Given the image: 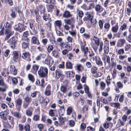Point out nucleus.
I'll return each mask as SVG.
<instances>
[{"instance_id": "f257e3e1", "label": "nucleus", "mask_w": 131, "mask_h": 131, "mask_svg": "<svg viewBox=\"0 0 131 131\" xmlns=\"http://www.w3.org/2000/svg\"><path fill=\"white\" fill-rule=\"evenodd\" d=\"M48 70L45 67H41L38 71L39 76L42 78L46 77L47 75Z\"/></svg>"}, {"instance_id": "f03ea898", "label": "nucleus", "mask_w": 131, "mask_h": 131, "mask_svg": "<svg viewBox=\"0 0 131 131\" xmlns=\"http://www.w3.org/2000/svg\"><path fill=\"white\" fill-rule=\"evenodd\" d=\"M5 34L6 36L5 38V40H7L14 33L13 31H12L10 28H6L5 29Z\"/></svg>"}, {"instance_id": "7ed1b4c3", "label": "nucleus", "mask_w": 131, "mask_h": 131, "mask_svg": "<svg viewBox=\"0 0 131 131\" xmlns=\"http://www.w3.org/2000/svg\"><path fill=\"white\" fill-rule=\"evenodd\" d=\"M14 28L16 30H18L20 32H21L25 30L24 26L20 23L15 25L14 27Z\"/></svg>"}, {"instance_id": "20e7f679", "label": "nucleus", "mask_w": 131, "mask_h": 131, "mask_svg": "<svg viewBox=\"0 0 131 131\" xmlns=\"http://www.w3.org/2000/svg\"><path fill=\"white\" fill-rule=\"evenodd\" d=\"M29 35V33L28 31H25L23 33V36L22 37L21 40L23 41L29 42L30 39L29 38H27Z\"/></svg>"}, {"instance_id": "39448f33", "label": "nucleus", "mask_w": 131, "mask_h": 131, "mask_svg": "<svg viewBox=\"0 0 131 131\" xmlns=\"http://www.w3.org/2000/svg\"><path fill=\"white\" fill-rule=\"evenodd\" d=\"M31 43L32 44L36 45H39L40 43L37 37L35 36H32L31 39Z\"/></svg>"}, {"instance_id": "423d86ee", "label": "nucleus", "mask_w": 131, "mask_h": 131, "mask_svg": "<svg viewBox=\"0 0 131 131\" xmlns=\"http://www.w3.org/2000/svg\"><path fill=\"white\" fill-rule=\"evenodd\" d=\"M125 42V40L124 39H120L118 40L117 46L119 47H122Z\"/></svg>"}, {"instance_id": "0eeeda50", "label": "nucleus", "mask_w": 131, "mask_h": 131, "mask_svg": "<svg viewBox=\"0 0 131 131\" xmlns=\"http://www.w3.org/2000/svg\"><path fill=\"white\" fill-rule=\"evenodd\" d=\"M62 71L59 70H57L55 72L56 76L55 77L57 79H58L62 75Z\"/></svg>"}, {"instance_id": "6e6552de", "label": "nucleus", "mask_w": 131, "mask_h": 131, "mask_svg": "<svg viewBox=\"0 0 131 131\" xmlns=\"http://www.w3.org/2000/svg\"><path fill=\"white\" fill-rule=\"evenodd\" d=\"M13 59L15 62H17L18 57V54L16 51H14L13 52Z\"/></svg>"}, {"instance_id": "1a4fd4ad", "label": "nucleus", "mask_w": 131, "mask_h": 131, "mask_svg": "<svg viewBox=\"0 0 131 131\" xmlns=\"http://www.w3.org/2000/svg\"><path fill=\"white\" fill-rule=\"evenodd\" d=\"M22 101L20 98L17 99L15 101V103L16 106H21L22 103Z\"/></svg>"}, {"instance_id": "9d476101", "label": "nucleus", "mask_w": 131, "mask_h": 131, "mask_svg": "<svg viewBox=\"0 0 131 131\" xmlns=\"http://www.w3.org/2000/svg\"><path fill=\"white\" fill-rule=\"evenodd\" d=\"M10 69L11 72H12L14 75L17 74V70L14 65H11L10 66Z\"/></svg>"}, {"instance_id": "9b49d317", "label": "nucleus", "mask_w": 131, "mask_h": 131, "mask_svg": "<svg viewBox=\"0 0 131 131\" xmlns=\"http://www.w3.org/2000/svg\"><path fill=\"white\" fill-rule=\"evenodd\" d=\"M17 40L14 37H13L7 41V42L10 44H16Z\"/></svg>"}, {"instance_id": "f8f14e48", "label": "nucleus", "mask_w": 131, "mask_h": 131, "mask_svg": "<svg viewBox=\"0 0 131 131\" xmlns=\"http://www.w3.org/2000/svg\"><path fill=\"white\" fill-rule=\"evenodd\" d=\"M95 9L96 11L99 12H102L103 9L102 6L99 4H97L96 5Z\"/></svg>"}, {"instance_id": "ddd939ff", "label": "nucleus", "mask_w": 131, "mask_h": 131, "mask_svg": "<svg viewBox=\"0 0 131 131\" xmlns=\"http://www.w3.org/2000/svg\"><path fill=\"white\" fill-rule=\"evenodd\" d=\"M73 64H72L71 62L68 61L66 63V67L68 69H71L72 68Z\"/></svg>"}, {"instance_id": "4468645a", "label": "nucleus", "mask_w": 131, "mask_h": 131, "mask_svg": "<svg viewBox=\"0 0 131 131\" xmlns=\"http://www.w3.org/2000/svg\"><path fill=\"white\" fill-rule=\"evenodd\" d=\"M45 95H49L51 94L50 86H48L45 92Z\"/></svg>"}, {"instance_id": "2eb2a0df", "label": "nucleus", "mask_w": 131, "mask_h": 131, "mask_svg": "<svg viewBox=\"0 0 131 131\" xmlns=\"http://www.w3.org/2000/svg\"><path fill=\"white\" fill-rule=\"evenodd\" d=\"M30 56V54L29 52H26L22 53V57L24 59H25L26 58H29Z\"/></svg>"}, {"instance_id": "dca6fc26", "label": "nucleus", "mask_w": 131, "mask_h": 131, "mask_svg": "<svg viewBox=\"0 0 131 131\" xmlns=\"http://www.w3.org/2000/svg\"><path fill=\"white\" fill-rule=\"evenodd\" d=\"M91 70V73L92 74H95L97 73V67L94 66H92Z\"/></svg>"}, {"instance_id": "f3484780", "label": "nucleus", "mask_w": 131, "mask_h": 131, "mask_svg": "<svg viewBox=\"0 0 131 131\" xmlns=\"http://www.w3.org/2000/svg\"><path fill=\"white\" fill-rule=\"evenodd\" d=\"M93 40L95 44L98 46L99 45V39L98 38L96 37L95 36H93Z\"/></svg>"}, {"instance_id": "a211bd4d", "label": "nucleus", "mask_w": 131, "mask_h": 131, "mask_svg": "<svg viewBox=\"0 0 131 131\" xmlns=\"http://www.w3.org/2000/svg\"><path fill=\"white\" fill-rule=\"evenodd\" d=\"M11 100V98H10L7 97L6 98V100L8 102V105L9 106V107L10 108H12V106H14V105L13 103H12V105H10V101Z\"/></svg>"}, {"instance_id": "6ab92c4d", "label": "nucleus", "mask_w": 131, "mask_h": 131, "mask_svg": "<svg viewBox=\"0 0 131 131\" xmlns=\"http://www.w3.org/2000/svg\"><path fill=\"white\" fill-rule=\"evenodd\" d=\"M118 29V24L117 23L115 26L112 27L111 30L112 31L114 32H117Z\"/></svg>"}, {"instance_id": "aec40b11", "label": "nucleus", "mask_w": 131, "mask_h": 131, "mask_svg": "<svg viewBox=\"0 0 131 131\" xmlns=\"http://www.w3.org/2000/svg\"><path fill=\"white\" fill-rule=\"evenodd\" d=\"M73 108L69 106L68 107L67 110V114L68 115H70L72 112Z\"/></svg>"}, {"instance_id": "412c9836", "label": "nucleus", "mask_w": 131, "mask_h": 131, "mask_svg": "<svg viewBox=\"0 0 131 131\" xmlns=\"http://www.w3.org/2000/svg\"><path fill=\"white\" fill-rule=\"evenodd\" d=\"M22 48L24 49H25L28 47L29 46V43L23 42L21 43Z\"/></svg>"}, {"instance_id": "4be33fe9", "label": "nucleus", "mask_w": 131, "mask_h": 131, "mask_svg": "<svg viewBox=\"0 0 131 131\" xmlns=\"http://www.w3.org/2000/svg\"><path fill=\"white\" fill-rule=\"evenodd\" d=\"M65 73L68 77H73L74 74L73 72L70 71L66 72Z\"/></svg>"}, {"instance_id": "5701e85b", "label": "nucleus", "mask_w": 131, "mask_h": 131, "mask_svg": "<svg viewBox=\"0 0 131 131\" xmlns=\"http://www.w3.org/2000/svg\"><path fill=\"white\" fill-rule=\"evenodd\" d=\"M100 88L102 90L105 89V88L106 84L103 81L101 82L100 83Z\"/></svg>"}, {"instance_id": "b1692460", "label": "nucleus", "mask_w": 131, "mask_h": 131, "mask_svg": "<svg viewBox=\"0 0 131 131\" xmlns=\"http://www.w3.org/2000/svg\"><path fill=\"white\" fill-rule=\"evenodd\" d=\"M8 112L9 111L8 110H6L4 111L5 113H6L4 115V116H2V117H1V118L2 119L4 120V121L6 120L7 119L6 116L8 114Z\"/></svg>"}, {"instance_id": "393cba45", "label": "nucleus", "mask_w": 131, "mask_h": 131, "mask_svg": "<svg viewBox=\"0 0 131 131\" xmlns=\"http://www.w3.org/2000/svg\"><path fill=\"white\" fill-rule=\"evenodd\" d=\"M8 112L9 111L8 110H6L4 111L5 113H6L4 115V116H2V117H1V118L2 119L4 120V121L6 120L7 119L6 116L8 114Z\"/></svg>"}, {"instance_id": "a878e982", "label": "nucleus", "mask_w": 131, "mask_h": 131, "mask_svg": "<svg viewBox=\"0 0 131 131\" xmlns=\"http://www.w3.org/2000/svg\"><path fill=\"white\" fill-rule=\"evenodd\" d=\"M28 78L29 80L33 82L35 81V79L34 76L31 74H29L28 75Z\"/></svg>"}, {"instance_id": "bb28decb", "label": "nucleus", "mask_w": 131, "mask_h": 131, "mask_svg": "<svg viewBox=\"0 0 131 131\" xmlns=\"http://www.w3.org/2000/svg\"><path fill=\"white\" fill-rule=\"evenodd\" d=\"M55 26H58L59 29H60L61 26L62 25V23L60 21L57 20L55 22Z\"/></svg>"}, {"instance_id": "cd10ccee", "label": "nucleus", "mask_w": 131, "mask_h": 131, "mask_svg": "<svg viewBox=\"0 0 131 131\" xmlns=\"http://www.w3.org/2000/svg\"><path fill=\"white\" fill-rule=\"evenodd\" d=\"M60 91L62 92L63 93H66L67 92L66 87L62 85L60 88Z\"/></svg>"}, {"instance_id": "c85d7f7f", "label": "nucleus", "mask_w": 131, "mask_h": 131, "mask_svg": "<svg viewBox=\"0 0 131 131\" xmlns=\"http://www.w3.org/2000/svg\"><path fill=\"white\" fill-rule=\"evenodd\" d=\"M13 115L18 118H20L21 116L20 113L17 112H13Z\"/></svg>"}, {"instance_id": "c756f323", "label": "nucleus", "mask_w": 131, "mask_h": 131, "mask_svg": "<svg viewBox=\"0 0 131 131\" xmlns=\"http://www.w3.org/2000/svg\"><path fill=\"white\" fill-rule=\"evenodd\" d=\"M26 113L27 116L31 117L32 115V112L28 108L26 110Z\"/></svg>"}, {"instance_id": "7c9ffc66", "label": "nucleus", "mask_w": 131, "mask_h": 131, "mask_svg": "<svg viewBox=\"0 0 131 131\" xmlns=\"http://www.w3.org/2000/svg\"><path fill=\"white\" fill-rule=\"evenodd\" d=\"M93 17H84L83 18V20L84 21L87 20H90L91 23H92L93 21H92V18Z\"/></svg>"}, {"instance_id": "2f4dec72", "label": "nucleus", "mask_w": 131, "mask_h": 131, "mask_svg": "<svg viewBox=\"0 0 131 131\" xmlns=\"http://www.w3.org/2000/svg\"><path fill=\"white\" fill-rule=\"evenodd\" d=\"M53 49V47L52 45L51 44L47 46V49L48 51L50 52L51 51H52Z\"/></svg>"}, {"instance_id": "473e14b6", "label": "nucleus", "mask_w": 131, "mask_h": 131, "mask_svg": "<svg viewBox=\"0 0 131 131\" xmlns=\"http://www.w3.org/2000/svg\"><path fill=\"white\" fill-rule=\"evenodd\" d=\"M46 7L48 12H50L53 8V6L51 4L46 5Z\"/></svg>"}, {"instance_id": "72a5a7b5", "label": "nucleus", "mask_w": 131, "mask_h": 131, "mask_svg": "<svg viewBox=\"0 0 131 131\" xmlns=\"http://www.w3.org/2000/svg\"><path fill=\"white\" fill-rule=\"evenodd\" d=\"M24 100L25 101L27 102V103L29 104L31 101L32 99L31 97L27 96L24 99Z\"/></svg>"}, {"instance_id": "f704fd0d", "label": "nucleus", "mask_w": 131, "mask_h": 131, "mask_svg": "<svg viewBox=\"0 0 131 131\" xmlns=\"http://www.w3.org/2000/svg\"><path fill=\"white\" fill-rule=\"evenodd\" d=\"M63 15V16H72L70 14V12L67 10L65 11Z\"/></svg>"}, {"instance_id": "c9c22d12", "label": "nucleus", "mask_w": 131, "mask_h": 131, "mask_svg": "<svg viewBox=\"0 0 131 131\" xmlns=\"http://www.w3.org/2000/svg\"><path fill=\"white\" fill-rule=\"evenodd\" d=\"M96 63L98 65L102 66L103 65V63L100 59H96Z\"/></svg>"}, {"instance_id": "e433bc0d", "label": "nucleus", "mask_w": 131, "mask_h": 131, "mask_svg": "<svg viewBox=\"0 0 131 131\" xmlns=\"http://www.w3.org/2000/svg\"><path fill=\"white\" fill-rule=\"evenodd\" d=\"M64 20L66 23L68 24L69 25L71 24L72 21H73L72 19H69L67 18L64 19Z\"/></svg>"}, {"instance_id": "4c0bfd02", "label": "nucleus", "mask_w": 131, "mask_h": 131, "mask_svg": "<svg viewBox=\"0 0 131 131\" xmlns=\"http://www.w3.org/2000/svg\"><path fill=\"white\" fill-rule=\"evenodd\" d=\"M117 85L118 88L122 89L123 87V83H121L120 81H119L117 83Z\"/></svg>"}, {"instance_id": "58836bf2", "label": "nucleus", "mask_w": 131, "mask_h": 131, "mask_svg": "<svg viewBox=\"0 0 131 131\" xmlns=\"http://www.w3.org/2000/svg\"><path fill=\"white\" fill-rule=\"evenodd\" d=\"M39 7L40 9V12L41 13H44L45 12V8L44 6L42 5H40L39 6Z\"/></svg>"}, {"instance_id": "ea45409f", "label": "nucleus", "mask_w": 131, "mask_h": 131, "mask_svg": "<svg viewBox=\"0 0 131 131\" xmlns=\"http://www.w3.org/2000/svg\"><path fill=\"white\" fill-rule=\"evenodd\" d=\"M48 59L49 61V66H52L53 63V60L52 58L51 57H49Z\"/></svg>"}, {"instance_id": "a19ab883", "label": "nucleus", "mask_w": 131, "mask_h": 131, "mask_svg": "<svg viewBox=\"0 0 131 131\" xmlns=\"http://www.w3.org/2000/svg\"><path fill=\"white\" fill-rule=\"evenodd\" d=\"M104 50L105 53H107L109 52V48L108 46L105 45L104 47Z\"/></svg>"}, {"instance_id": "79ce46f5", "label": "nucleus", "mask_w": 131, "mask_h": 131, "mask_svg": "<svg viewBox=\"0 0 131 131\" xmlns=\"http://www.w3.org/2000/svg\"><path fill=\"white\" fill-rule=\"evenodd\" d=\"M25 131H31L30 129V126L28 124L25 125L24 127Z\"/></svg>"}, {"instance_id": "37998d69", "label": "nucleus", "mask_w": 131, "mask_h": 131, "mask_svg": "<svg viewBox=\"0 0 131 131\" xmlns=\"http://www.w3.org/2000/svg\"><path fill=\"white\" fill-rule=\"evenodd\" d=\"M55 111V110L50 109L49 111V115L51 116H53L54 115V112Z\"/></svg>"}, {"instance_id": "c03bdc74", "label": "nucleus", "mask_w": 131, "mask_h": 131, "mask_svg": "<svg viewBox=\"0 0 131 131\" xmlns=\"http://www.w3.org/2000/svg\"><path fill=\"white\" fill-rule=\"evenodd\" d=\"M34 21L33 20H32L29 22L30 28L32 30H34L35 29L34 26Z\"/></svg>"}, {"instance_id": "a18cd8bd", "label": "nucleus", "mask_w": 131, "mask_h": 131, "mask_svg": "<svg viewBox=\"0 0 131 131\" xmlns=\"http://www.w3.org/2000/svg\"><path fill=\"white\" fill-rule=\"evenodd\" d=\"M117 71L116 69H114L112 73V75L113 79H114L116 76Z\"/></svg>"}, {"instance_id": "49530a36", "label": "nucleus", "mask_w": 131, "mask_h": 131, "mask_svg": "<svg viewBox=\"0 0 131 131\" xmlns=\"http://www.w3.org/2000/svg\"><path fill=\"white\" fill-rule=\"evenodd\" d=\"M99 52H101L103 50V43L102 42H101L100 43H99Z\"/></svg>"}, {"instance_id": "de8ad7c7", "label": "nucleus", "mask_w": 131, "mask_h": 131, "mask_svg": "<svg viewBox=\"0 0 131 131\" xmlns=\"http://www.w3.org/2000/svg\"><path fill=\"white\" fill-rule=\"evenodd\" d=\"M40 117L38 115H35L33 118V120L37 121L39 120Z\"/></svg>"}, {"instance_id": "09e8293b", "label": "nucleus", "mask_w": 131, "mask_h": 131, "mask_svg": "<svg viewBox=\"0 0 131 131\" xmlns=\"http://www.w3.org/2000/svg\"><path fill=\"white\" fill-rule=\"evenodd\" d=\"M86 78L87 77L86 75H83L81 79V82L83 83L85 82L86 81Z\"/></svg>"}, {"instance_id": "8fccbe9b", "label": "nucleus", "mask_w": 131, "mask_h": 131, "mask_svg": "<svg viewBox=\"0 0 131 131\" xmlns=\"http://www.w3.org/2000/svg\"><path fill=\"white\" fill-rule=\"evenodd\" d=\"M69 125L71 127H73L75 124L74 122L72 120H71L68 122Z\"/></svg>"}, {"instance_id": "3c124183", "label": "nucleus", "mask_w": 131, "mask_h": 131, "mask_svg": "<svg viewBox=\"0 0 131 131\" xmlns=\"http://www.w3.org/2000/svg\"><path fill=\"white\" fill-rule=\"evenodd\" d=\"M83 68V67L82 65L80 64H78L77 66V69L79 71H81V69Z\"/></svg>"}, {"instance_id": "603ef678", "label": "nucleus", "mask_w": 131, "mask_h": 131, "mask_svg": "<svg viewBox=\"0 0 131 131\" xmlns=\"http://www.w3.org/2000/svg\"><path fill=\"white\" fill-rule=\"evenodd\" d=\"M86 127V125L85 124L83 123H82L80 126L81 129L83 130L85 129Z\"/></svg>"}, {"instance_id": "864d4df0", "label": "nucleus", "mask_w": 131, "mask_h": 131, "mask_svg": "<svg viewBox=\"0 0 131 131\" xmlns=\"http://www.w3.org/2000/svg\"><path fill=\"white\" fill-rule=\"evenodd\" d=\"M67 57L70 60H71L73 57V55L72 53H69L67 55Z\"/></svg>"}, {"instance_id": "5fc2aeb1", "label": "nucleus", "mask_w": 131, "mask_h": 131, "mask_svg": "<svg viewBox=\"0 0 131 131\" xmlns=\"http://www.w3.org/2000/svg\"><path fill=\"white\" fill-rule=\"evenodd\" d=\"M78 14L79 16H83L84 13L81 10H78L77 11Z\"/></svg>"}, {"instance_id": "6e6d98bb", "label": "nucleus", "mask_w": 131, "mask_h": 131, "mask_svg": "<svg viewBox=\"0 0 131 131\" xmlns=\"http://www.w3.org/2000/svg\"><path fill=\"white\" fill-rule=\"evenodd\" d=\"M101 101L103 103L106 104L107 103V101L104 98L101 97Z\"/></svg>"}, {"instance_id": "4d7b16f0", "label": "nucleus", "mask_w": 131, "mask_h": 131, "mask_svg": "<svg viewBox=\"0 0 131 131\" xmlns=\"http://www.w3.org/2000/svg\"><path fill=\"white\" fill-rule=\"evenodd\" d=\"M5 2L6 3H8L10 6L13 4V3L12 0H5Z\"/></svg>"}, {"instance_id": "13d9d810", "label": "nucleus", "mask_w": 131, "mask_h": 131, "mask_svg": "<svg viewBox=\"0 0 131 131\" xmlns=\"http://www.w3.org/2000/svg\"><path fill=\"white\" fill-rule=\"evenodd\" d=\"M84 90L85 93H88L89 92V88L88 86L85 84L84 85Z\"/></svg>"}, {"instance_id": "bf43d9fd", "label": "nucleus", "mask_w": 131, "mask_h": 131, "mask_svg": "<svg viewBox=\"0 0 131 131\" xmlns=\"http://www.w3.org/2000/svg\"><path fill=\"white\" fill-rule=\"evenodd\" d=\"M19 130L20 131H23L24 129V126L21 124H19L18 125Z\"/></svg>"}, {"instance_id": "052dcab7", "label": "nucleus", "mask_w": 131, "mask_h": 131, "mask_svg": "<svg viewBox=\"0 0 131 131\" xmlns=\"http://www.w3.org/2000/svg\"><path fill=\"white\" fill-rule=\"evenodd\" d=\"M59 121L60 122V123L61 124H63L64 121V118L63 117H60L59 118Z\"/></svg>"}, {"instance_id": "680f3d73", "label": "nucleus", "mask_w": 131, "mask_h": 131, "mask_svg": "<svg viewBox=\"0 0 131 131\" xmlns=\"http://www.w3.org/2000/svg\"><path fill=\"white\" fill-rule=\"evenodd\" d=\"M126 25L125 24H124L122 25L121 26L120 29L122 30H125L126 29Z\"/></svg>"}, {"instance_id": "e2e57ef3", "label": "nucleus", "mask_w": 131, "mask_h": 131, "mask_svg": "<svg viewBox=\"0 0 131 131\" xmlns=\"http://www.w3.org/2000/svg\"><path fill=\"white\" fill-rule=\"evenodd\" d=\"M89 106L87 104L85 105L83 107L82 110L83 111H88Z\"/></svg>"}, {"instance_id": "0e129e2a", "label": "nucleus", "mask_w": 131, "mask_h": 131, "mask_svg": "<svg viewBox=\"0 0 131 131\" xmlns=\"http://www.w3.org/2000/svg\"><path fill=\"white\" fill-rule=\"evenodd\" d=\"M4 26H5L6 29L8 28H10V24L9 23L6 22Z\"/></svg>"}, {"instance_id": "69168bd1", "label": "nucleus", "mask_w": 131, "mask_h": 131, "mask_svg": "<svg viewBox=\"0 0 131 131\" xmlns=\"http://www.w3.org/2000/svg\"><path fill=\"white\" fill-rule=\"evenodd\" d=\"M118 122L121 126H124L125 122L121 120L120 119H118Z\"/></svg>"}, {"instance_id": "338daca9", "label": "nucleus", "mask_w": 131, "mask_h": 131, "mask_svg": "<svg viewBox=\"0 0 131 131\" xmlns=\"http://www.w3.org/2000/svg\"><path fill=\"white\" fill-rule=\"evenodd\" d=\"M113 104L117 108L119 109L120 108V104L118 103H113Z\"/></svg>"}, {"instance_id": "774afa93", "label": "nucleus", "mask_w": 131, "mask_h": 131, "mask_svg": "<svg viewBox=\"0 0 131 131\" xmlns=\"http://www.w3.org/2000/svg\"><path fill=\"white\" fill-rule=\"evenodd\" d=\"M99 23L100 26V29H102L103 27V23L102 22L101 20H99Z\"/></svg>"}]
</instances>
